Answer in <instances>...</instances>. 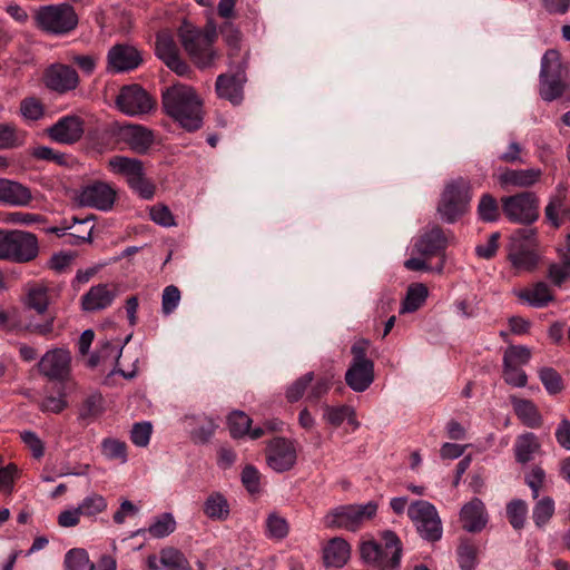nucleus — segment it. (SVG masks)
Returning a JSON list of instances; mask_svg holds the SVG:
<instances>
[{
    "instance_id": "nucleus-38",
    "label": "nucleus",
    "mask_w": 570,
    "mask_h": 570,
    "mask_svg": "<svg viewBox=\"0 0 570 570\" xmlns=\"http://www.w3.org/2000/svg\"><path fill=\"white\" fill-rule=\"evenodd\" d=\"M104 412V400L101 394L94 393L85 399L80 409L78 419L90 423L100 416Z\"/></svg>"
},
{
    "instance_id": "nucleus-54",
    "label": "nucleus",
    "mask_w": 570,
    "mask_h": 570,
    "mask_svg": "<svg viewBox=\"0 0 570 570\" xmlns=\"http://www.w3.org/2000/svg\"><path fill=\"white\" fill-rule=\"evenodd\" d=\"M30 155L33 158L39 159V160L51 161V163H55L58 165H67L68 156L63 153H59V151L55 150L51 147H48V146L35 147L30 151Z\"/></svg>"
},
{
    "instance_id": "nucleus-25",
    "label": "nucleus",
    "mask_w": 570,
    "mask_h": 570,
    "mask_svg": "<svg viewBox=\"0 0 570 570\" xmlns=\"http://www.w3.org/2000/svg\"><path fill=\"white\" fill-rule=\"evenodd\" d=\"M141 62L140 52L129 45H116L108 52L109 67L116 72L136 69Z\"/></svg>"
},
{
    "instance_id": "nucleus-57",
    "label": "nucleus",
    "mask_w": 570,
    "mask_h": 570,
    "mask_svg": "<svg viewBox=\"0 0 570 570\" xmlns=\"http://www.w3.org/2000/svg\"><path fill=\"white\" fill-rule=\"evenodd\" d=\"M180 302V291L175 285L165 287L161 296V311L165 315H170Z\"/></svg>"
},
{
    "instance_id": "nucleus-8",
    "label": "nucleus",
    "mask_w": 570,
    "mask_h": 570,
    "mask_svg": "<svg viewBox=\"0 0 570 570\" xmlns=\"http://www.w3.org/2000/svg\"><path fill=\"white\" fill-rule=\"evenodd\" d=\"M566 69L557 50H547L541 59L540 96L546 101H552L562 96L566 90Z\"/></svg>"
},
{
    "instance_id": "nucleus-17",
    "label": "nucleus",
    "mask_w": 570,
    "mask_h": 570,
    "mask_svg": "<svg viewBox=\"0 0 570 570\" xmlns=\"http://www.w3.org/2000/svg\"><path fill=\"white\" fill-rule=\"evenodd\" d=\"M544 217L553 228H559L566 222H570V190L566 184H558L549 197Z\"/></svg>"
},
{
    "instance_id": "nucleus-11",
    "label": "nucleus",
    "mask_w": 570,
    "mask_h": 570,
    "mask_svg": "<svg viewBox=\"0 0 570 570\" xmlns=\"http://www.w3.org/2000/svg\"><path fill=\"white\" fill-rule=\"evenodd\" d=\"M407 515L424 540L436 542L442 538V522L432 503L424 500L414 501L407 508Z\"/></svg>"
},
{
    "instance_id": "nucleus-31",
    "label": "nucleus",
    "mask_w": 570,
    "mask_h": 570,
    "mask_svg": "<svg viewBox=\"0 0 570 570\" xmlns=\"http://www.w3.org/2000/svg\"><path fill=\"white\" fill-rule=\"evenodd\" d=\"M514 459L520 464L531 462L535 454L541 452V442L532 432H524L517 436L513 444Z\"/></svg>"
},
{
    "instance_id": "nucleus-12",
    "label": "nucleus",
    "mask_w": 570,
    "mask_h": 570,
    "mask_svg": "<svg viewBox=\"0 0 570 570\" xmlns=\"http://www.w3.org/2000/svg\"><path fill=\"white\" fill-rule=\"evenodd\" d=\"M502 210L512 222L530 225L539 218V198L532 191H523L502 198Z\"/></svg>"
},
{
    "instance_id": "nucleus-26",
    "label": "nucleus",
    "mask_w": 570,
    "mask_h": 570,
    "mask_svg": "<svg viewBox=\"0 0 570 570\" xmlns=\"http://www.w3.org/2000/svg\"><path fill=\"white\" fill-rule=\"evenodd\" d=\"M462 527L468 532H480L488 523V513L484 503L473 498L465 503L460 511Z\"/></svg>"
},
{
    "instance_id": "nucleus-3",
    "label": "nucleus",
    "mask_w": 570,
    "mask_h": 570,
    "mask_svg": "<svg viewBox=\"0 0 570 570\" xmlns=\"http://www.w3.org/2000/svg\"><path fill=\"white\" fill-rule=\"evenodd\" d=\"M362 559L377 570H397L402 556V543L390 530L382 532L381 542L366 541L361 546Z\"/></svg>"
},
{
    "instance_id": "nucleus-41",
    "label": "nucleus",
    "mask_w": 570,
    "mask_h": 570,
    "mask_svg": "<svg viewBox=\"0 0 570 570\" xmlns=\"http://www.w3.org/2000/svg\"><path fill=\"white\" fill-rule=\"evenodd\" d=\"M66 570H94L95 566L90 562L85 549H71L65 557Z\"/></svg>"
},
{
    "instance_id": "nucleus-13",
    "label": "nucleus",
    "mask_w": 570,
    "mask_h": 570,
    "mask_svg": "<svg viewBox=\"0 0 570 570\" xmlns=\"http://www.w3.org/2000/svg\"><path fill=\"white\" fill-rule=\"evenodd\" d=\"M39 373L51 382L67 383L71 373V354L65 348L47 351L37 363Z\"/></svg>"
},
{
    "instance_id": "nucleus-62",
    "label": "nucleus",
    "mask_w": 570,
    "mask_h": 570,
    "mask_svg": "<svg viewBox=\"0 0 570 570\" xmlns=\"http://www.w3.org/2000/svg\"><path fill=\"white\" fill-rule=\"evenodd\" d=\"M107 504L101 495L92 494L82 500L78 505L81 514L95 515L106 509Z\"/></svg>"
},
{
    "instance_id": "nucleus-46",
    "label": "nucleus",
    "mask_w": 570,
    "mask_h": 570,
    "mask_svg": "<svg viewBox=\"0 0 570 570\" xmlns=\"http://www.w3.org/2000/svg\"><path fill=\"white\" fill-rule=\"evenodd\" d=\"M531 351L522 345L509 346L503 355V365L522 366L529 363Z\"/></svg>"
},
{
    "instance_id": "nucleus-49",
    "label": "nucleus",
    "mask_w": 570,
    "mask_h": 570,
    "mask_svg": "<svg viewBox=\"0 0 570 570\" xmlns=\"http://www.w3.org/2000/svg\"><path fill=\"white\" fill-rule=\"evenodd\" d=\"M20 114L29 121H37L45 115L43 105L35 97H28L20 102Z\"/></svg>"
},
{
    "instance_id": "nucleus-47",
    "label": "nucleus",
    "mask_w": 570,
    "mask_h": 570,
    "mask_svg": "<svg viewBox=\"0 0 570 570\" xmlns=\"http://www.w3.org/2000/svg\"><path fill=\"white\" fill-rule=\"evenodd\" d=\"M528 512L527 503L523 500H512L507 505V515L509 522L515 530L523 528L525 522V515Z\"/></svg>"
},
{
    "instance_id": "nucleus-48",
    "label": "nucleus",
    "mask_w": 570,
    "mask_h": 570,
    "mask_svg": "<svg viewBox=\"0 0 570 570\" xmlns=\"http://www.w3.org/2000/svg\"><path fill=\"white\" fill-rule=\"evenodd\" d=\"M176 522L170 513H164L149 525L147 531L154 538H164L175 531Z\"/></svg>"
},
{
    "instance_id": "nucleus-18",
    "label": "nucleus",
    "mask_w": 570,
    "mask_h": 570,
    "mask_svg": "<svg viewBox=\"0 0 570 570\" xmlns=\"http://www.w3.org/2000/svg\"><path fill=\"white\" fill-rule=\"evenodd\" d=\"M115 135L119 141L140 155L146 154L155 141L153 130L141 125L127 124L118 126Z\"/></svg>"
},
{
    "instance_id": "nucleus-5",
    "label": "nucleus",
    "mask_w": 570,
    "mask_h": 570,
    "mask_svg": "<svg viewBox=\"0 0 570 570\" xmlns=\"http://www.w3.org/2000/svg\"><path fill=\"white\" fill-rule=\"evenodd\" d=\"M108 168L122 176L128 186L144 199H151L155 195V185L146 177L145 166L140 159L127 156H112L108 159Z\"/></svg>"
},
{
    "instance_id": "nucleus-15",
    "label": "nucleus",
    "mask_w": 570,
    "mask_h": 570,
    "mask_svg": "<svg viewBox=\"0 0 570 570\" xmlns=\"http://www.w3.org/2000/svg\"><path fill=\"white\" fill-rule=\"evenodd\" d=\"M297 461L296 442L283 436L271 440L266 448V463L277 473L289 471Z\"/></svg>"
},
{
    "instance_id": "nucleus-2",
    "label": "nucleus",
    "mask_w": 570,
    "mask_h": 570,
    "mask_svg": "<svg viewBox=\"0 0 570 570\" xmlns=\"http://www.w3.org/2000/svg\"><path fill=\"white\" fill-rule=\"evenodd\" d=\"M179 41L193 61L199 69H206L214 65L217 52L213 45L217 38L216 27L208 23L204 29L195 27L184 20L178 29Z\"/></svg>"
},
{
    "instance_id": "nucleus-22",
    "label": "nucleus",
    "mask_w": 570,
    "mask_h": 570,
    "mask_svg": "<svg viewBox=\"0 0 570 570\" xmlns=\"http://www.w3.org/2000/svg\"><path fill=\"white\" fill-rule=\"evenodd\" d=\"M46 86L59 94L73 90L79 85V76L77 71L67 65H52L46 71Z\"/></svg>"
},
{
    "instance_id": "nucleus-34",
    "label": "nucleus",
    "mask_w": 570,
    "mask_h": 570,
    "mask_svg": "<svg viewBox=\"0 0 570 570\" xmlns=\"http://www.w3.org/2000/svg\"><path fill=\"white\" fill-rule=\"evenodd\" d=\"M204 513L213 520H226L229 515V504L223 494L214 492L204 503Z\"/></svg>"
},
{
    "instance_id": "nucleus-14",
    "label": "nucleus",
    "mask_w": 570,
    "mask_h": 570,
    "mask_svg": "<svg viewBox=\"0 0 570 570\" xmlns=\"http://www.w3.org/2000/svg\"><path fill=\"white\" fill-rule=\"evenodd\" d=\"M116 106L127 116H140L148 114L155 107L151 96L139 85L124 86L117 98Z\"/></svg>"
},
{
    "instance_id": "nucleus-44",
    "label": "nucleus",
    "mask_w": 570,
    "mask_h": 570,
    "mask_svg": "<svg viewBox=\"0 0 570 570\" xmlns=\"http://www.w3.org/2000/svg\"><path fill=\"white\" fill-rule=\"evenodd\" d=\"M539 379L550 395L560 393L564 387L561 375L552 367L540 368Z\"/></svg>"
},
{
    "instance_id": "nucleus-39",
    "label": "nucleus",
    "mask_w": 570,
    "mask_h": 570,
    "mask_svg": "<svg viewBox=\"0 0 570 570\" xmlns=\"http://www.w3.org/2000/svg\"><path fill=\"white\" fill-rule=\"evenodd\" d=\"M354 416L355 412L348 405L324 406L323 417L331 425L340 426L347 419L350 423L357 426V423L354 421Z\"/></svg>"
},
{
    "instance_id": "nucleus-52",
    "label": "nucleus",
    "mask_w": 570,
    "mask_h": 570,
    "mask_svg": "<svg viewBox=\"0 0 570 570\" xmlns=\"http://www.w3.org/2000/svg\"><path fill=\"white\" fill-rule=\"evenodd\" d=\"M217 424L210 417L198 419V426L191 432V439L195 443H206L213 436Z\"/></svg>"
},
{
    "instance_id": "nucleus-9",
    "label": "nucleus",
    "mask_w": 570,
    "mask_h": 570,
    "mask_svg": "<svg viewBox=\"0 0 570 570\" xmlns=\"http://www.w3.org/2000/svg\"><path fill=\"white\" fill-rule=\"evenodd\" d=\"M377 503L347 504L331 510L324 518L326 528L356 531L365 521L376 515Z\"/></svg>"
},
{
    "instance_id": "nucleus-53",
    "label": "nucleus",
    "mask_w": 570,
    "mask_h": 570,
    "mask_svg": "<svg viewBox=\"0 0 570 570\" xmlns=\"http://www.w3.org/2000/svg\"><path fill=\"white\" fill-rule=\"evenodd\" d=\"M314 380V373L308 372L304 374L303 376L298 377L295 382H293L287 391H286V397L289 402H297L304 393L306 392L307 386L312 383Z\"/></svg>"
},
{
    "instance_id": "nucleus-7",
    "label": "nucleus",
    "mask_w": 570,
    "mask_h": 570,
    "mask_svg": "<svg viewBox=\"0 0 570 570\" xmlns=\"http://www.w3.org/2000/svg\"><path fill=\"white\" fill-rule=\"evenodd\" d=\"M508 259L517 273H531L539 263L534 229H518L511 239Z\"/></svg>"
},
{
    "instance_id": "nucleus-32",
    "label": "nucleus",
    "mask_w": 570,
    "mask_h": 570,
    "mask_svg": "<svg viewBox=\"0 0 570 570\" xmlns=\"http://www.w3.org/2000/svg\"><path fill=\"white\" fill-rule=\"evenodd\" d=\"M351 553L350 544L342 538H333L323 551L324 562L327 567H343Z\"/></svg>"
},
{
    "instance_id": "nucleus-29",
    "label": "nucleus",
    "mask_w": 570,
    "mask_h": 570,
    "mask_svg": "<svg viewBox=\"0 0 570 570\" xmlns=\"http://www.w3.org/2000/svg\"><path fill=\"white\" fill-rule=\"evenodd\" d=\"M31 200L32 195L28 187L14 180L0 178V203L24 207Z\"/></svg>"
},
{
    "instance_id": "nucleus-4",
    "label": "nucleus",
    "mask_w": 570,
    "mask_h": 570,
    "mask_svg": "<svg viewBox=\"0 0 570 570\" xmlns=\"http://www.w3.org/2000/svg\"><path fill=\"white\" fill-rule=\"evenodd\" d=\"M38 253V238L35 234L19 229H0V261L28 263Z\"/></svg>"
},
{
    "instance_id": "nucleus-23",
    "label": "nucleus",
    "mask_w": 570,
    "mask_h": 570,
    "mask_svg": "<svg viewBox=\"0 0 570 570\" xmlns=\"http://www.w3.org/2000/svg\"><path fill=\"white\" fill-rule=\"evenodd\" d=\"M60 292L59 286H48L43 283L33 284L27 291L24 305L42 315L48 311L49 305L59 297Z\"/></svg>"
},
{
    "instance_id": "nucleus-37",
    "label": "nucleus",
    "mask_w": 570,
    "mask_h": 570,
    "mask_svg": "<svg viewBox=\"0 0 570 570\" xmlns=\"http://www.w3.org/2000/svg\"><path fill=\"white\" fill-rule=\"evenodd\" d=\"M428 288L424 284H414L407 288L406 296L400 309L401 314L413 313L417 311L428 297Z\"/></svg>"
},
{
    "instance_id": "nucleus-6",
    "label": "nucleus",
    "mask_w": 570,
    "mask_h": 570,
    "mask_svg": "<svg viewBox=\"0 0 570 570\" xmlns=\"http://www.w3.org/2000/svg\"><path fill=\"white\" fill-rule=\"evenodd\" d=\"M35 20L40 30L55 36L68 35L79 23L78 14L69 3L40 7L36 12Z\"/></svg>"
},
{
    "instance_id": "nucleus-20",
    "label": "nucleus",
    "mask_w": 570,
    "mask_h": 570,
    "mask_svg": "<svg viewBox=\"0 0 570 570\" xmlns=\"http://www.w3.org/2000/svg\"><path fill=\"white\" fill-rule=\"evenodd\" d=\"M245 67L234 73H222L217 77L215 88L219 98L239 105L244 99V85L246 82Z\"/></svg>"
},
{
    "instance_id": "nucleus-33",
    "label": "nucleus",
    "mask_w": 570,
    "mask_h": 570,
    "mask_svg": "<svg viewBox=\"0 0 570 570\" xmlns=\"http://www.w3.org/2000/svg\"><path fill=\"white\" fill-rule=\"evenodd\" d=\"M518 297L538 308L544 307L553 301L551 289L544 282H538L532 287L520 291Z\"/></svg>"
},
{
    "instance_id": "nucleus-59",
    "label": "nucleus",
    "mask_w": 570,
    "mask_h": 570,
    "mask_svg": "<svg viewBox=\"0 0 570 570\" xmlns=\"http://www.w3.org/2000/svg\"><path fill=\"white\" fill-rule=\"evenodd\" d=\"M503 380L514 387H524L528 383L525 372L520 366L513 365H503Z\"/></svg>"
},
{
    "instance_id": "nucleus-36",
    "label": "nucleus",
    "mask_w": 570,
    "mask_h": 570,
    "mask_svg": "<svg viewBox=\"0 0 570 570\" xmlns=\"http://www.w3.org/2000/svg\"><path fill=\"white\" fill-rule=\"evenodd\" d=\"M159 561L167 570H191L190 563L185 554L173 547L160 550Z\"/></svg>"
},
{
    "instance_id": "nucleus-16",
    "label": "nucleus",
    "mask_w": 570,
    "mask_h": 570,
    "mask_svg": "<svg viewBox=\"0 0 570 570\" xmlns=\"http://www.w3.org/2000/svg\"><path fill=\"white\" fill-rule=\"evenodd\" d=\"M46 134L55 142L73 145L83 137L85 121L79 116L67 115L48 127Z\"/></svg>"
},
{
    "instance_id": "nucleus-55",
    "label": "nucleus",
    "mask_w": 570,
    "mask_h": 570,
    "mask_svg": "<svg viewBox=\"0 0 570 570\" xmlns=\"http://www.w3.org/2000/svg\"><path fill=\"white\" fill-rule=\"evenodd\" d=\"M124 345L119 342L105 341L100 344L99 353L104 360V364L115 365L118 363Z\"/></svg>"
},
{
    "instance_id": "nucleus-43",
    "label": "nucleus",
    "mask_w": 570,
    "mask_h": 570,
    "mask_svg": "<svg viewBox=\"0 0 570 570\" xmlns=\"http://www.w3.org/2000/svg\"><path fill=\"white\" fill-rule=\"evenodd\" d=\"M101 453L109 460H119L121 463L127 462V445L118 439H104L101 442Z\"/></svg>"
},
{
    "instance_id": "nucleus-50",
    "label": "nucleus",
    "mask_w": 570,
    "mask_h": 570,
    "mask_svg": "<svg viewBox=\"0 0 570 570\" xmlns=\"http://www.w3.org/2000/svg\"><path fill=\"white\" fill-rule=\"evenodd\" d=\"M458 562L462 570H474L476 548L469 541H462L458 548Z\"/></svg>"
},
{
    "instance_id": "nucleus-56",
    "label": "nucleus",
    "mask_w": 570,
    "mask_h": 570,
    "mask_svg": "<svg viewBox=\"0 0 570 570\" xmlns=\"http://www.w3.org/2000/svg\"><path fill=\"white\" fill-rule=\"evenodd\" d=\"M65 386L58 391V396H46L40 403V410L42 412L60 413L67 407Z\"/></svg>"
},
{
    "instance_id": "nucleus-45",
    "label": "nucleus",
    "mask_w": 570,
    "mask_h": 570,
    "mask_svg": "<svg viewBox=\"0 0 570 570\" xmlns=\"http://www.w3.org/2000/svg\"><path fill=\"white\" fill-rule=\"evenodd\" d=\"M554 513V502L550 497H544L533 508L532 519L537 527L546 525Z\"/></svg>"
},
{
    "instance_id": "nucleus-1",
    "label": "nucleus",
    "mask_w": 570,
    "mask_h": 570,
    "mask_svg": "<svg viewBox=\"0 0 570 570\" xmlns=\"http://www.w3.org/2000/svg\"><path fill=\"white\" fill-rule=\"evenodd\" d=\"M163 107L168 116L183 128L194 131L203 124L202 101L196 91L187 85H174L163 94Z\"/></svg>"
},
{
    "instance_id": "nucleus-60",
    "label": "nucleus",
    "mask_w": 570,
    "mask_h": 570,
    "mask_svg": "<svg viewBox=\"0 0 570 570\" xmlns=\"http://www.w3.org/2000/svg\"><path fill=\"white\" fill-rule=\"evenodd\" d=\"M524 481L532 491V498L537 499L539 497L541 488L544 484L546 472L541 466L534 465L527 473Z\"/></svg>"
},
{
    "instance_id": "nucleus-19",
    "label": "nucleus",
    "mask_w": 570,
    "mask_h": 570,
    "mask_svg": "<svg viewBox=\"0 0 570 570\" xmlns=\"http://www.w3.org/2000/svg\"><path fill=\"white\" fill-rule=\"evenodd\" d=\"M116 199L115 189L102 181L85 186L79 195V204L86 207H92L99 210H108L112 207Z\"/></svg>"
},
{
    "instance_id": "nucleus-35",
    "label": "nucleus",
    "mask_w": 570,
    "mask_h": 570,
    "mask_svg": "<svg viewBox=\"0 0 570 570\" xmlns=\"http://www.w3.org/2000/svg\"><path fill=\"white\" fill-rule=\"evenodd\" d=\"M26 132L17 128L12 122H0V149H13L22 146Z\"/></svg>"
},
{
    "instance_id": "nucleus-51",
    "label": "nucleus",
    "mask_w": 570,
    "mask_h": 570,
    "mask_svg": "<svg viewBox=\"0 0 570 570\" xmlns=\"http://www.w3.org/2000/svg\"><path fill=\"white\" fill-rule=\"evenodd\" d=\"M478 213L483 222H495L499 218V206L494 197L485 194L481 197Z\"/></svg>"
},
{
    "instance_id": "nucleus-64",
    "label": "nucleus",
    "mask_w": 570,
    "mask_h": 570,
    "mask_svg": "<svg viewBox=\"0 0 570 570\" xmlns=\"http://www.w3.org/2000/svg\"><path fill=\"white\" fill-rule=\"evenodd\" d=\"M242 482L250 493H257L261 485V474L253 465H246L242 472Z\"/></svg>"
},
{
    "instance_id": "nucleus-61",
    "label": "nucleus",
    "mask_w": 570,
    "mask_h": 570,
    "mask_svg": "<svg viewBox=\"0 0 570 570\" xmlns=\"http://www.w3.org/2000/svg\"><path fill=\"white\" fill-rule=\"evenodd\" d=\"M548 276L554 285L561 286L570 277V258H564L559 264H551Z\"/></svg>"
},
{
    "instance_id": "nucleus-58",
    "label": "nucleus",
    "mask_w": 570,
    "mask_h": 570,
    "mask_svg": "<svg viewBox=\"0 0 570 570\" xmlns=\"http://www.w3.org/2000/svg\"><path fill=\"white\" fill-rule=\"evenodd\" d=\"M151 432L153 426L149 422L135 423L130 431V440L137 446H147L150 441Z\"/></svg>"
},
{
    "instance_id": "nucleus-24",
    "label": "nucleus",
    "mask_w": 570,
    "mask_h": 570,
    "mask_svg": "<svg viewBox=\"0 0 570 570\" xmlns=\"http://www.w3.org/2000/svg\"><path fill=\"white\" fill-rule=\"evenodd\" d=\"M448 238L441 227L433 225L428 228L414 244V250L426 258L443 254Z\"/></svg>"
},
{
    "instance_id": "nucleus-30",
    "label": "nucleus",
    "mask_w": 570,
    "mask_h": 570,
    "mask_svg": "<svg viewBox=\"0 0 570 570\" xmlns=\"http://www.w3.org/2000/svg\"><path fill=\"white\" fill-rule=\"evenodd\" d=\"M374 381V363H351L345 373L346 384L355 392H364Z\"/></svg>"
},
{
    "instance_id": "nucleus-27",
    "label": "nucleus",
    "mask_w": 570,
    "mask_h": 570,
    "mask_svg": "<svg viewBox=\"0 0 570 570\" xmlns=\"http://www.w3.org/2000/svg\"><path fill=\"white\" fill-rule=\"evenodd\" d=\"M542 176V170L539 168L528 169H505L502 171L498 181L502 188H529L537 184Z\"/></svg>"
},
{
    "instance_id": "nucleus-63",
    "label": "nucleus",
    "mask_w": 570,
    "mask_h": 570,
    "mask_svg": "<svg viewBox=\"0 0 570 570\" xmlns=\"http://www.w3.org/2000/svg\"><path fill=\"white\" fill-rule=\"evenodd\" d=\"M268 535L275 539H283L288 533L287 521L276 514H271L266 522Z\"/></svg>"
},
{
    "instance_id": "nucleus-42",
    "label": "nucleus",
    "mask_w": 570,
    "mask_h": 570,
    "mask_svg": "<svg viewBox=\"0 0 570 570\" xmlns=\"http://www.w3.org/2000/svg\"><path fill=\"white\" fill-rule=\"evenodd\" d=\"M252 419L242 411H234L228 416L229 433L234 439L245 436L249 432Z\"/></svg>"
},
{
    "instance_id": "nucleus-21",
    "label": "nucleus",
    "mask_w": 570,
    "mask_h": 570,
    "mask_svg": "<svg viewBox=\"0 0 570 570\" xmlns=\"http://www.w3.org/2000/svg\"><path fill=\"white\" fill-rule=\"evenodd\" d=\"M116 297V285L101 283L91 286L89 291L82 295L80 306L83 312L95 313L111 306Z\"/></svg>"
},
{
    "instance_id": "nucleus-28",
    "label": "nucleus",
    "mask_w": 570,
    "mask_h": 570,
    "mask_svg": "<svg viewBox=\"0 0 570 570\" xmlns=\"http://www.w3.org/2000/svg\"><path fill=\"white\" fill-rule=\"evenodd\" d=\"M510 403L518 420L524 426L540 429L543 425V416L533 401L511 395Z\"/></svg>"
},
{
    "instance_id": "nucleus-40",
    "label": "nucleus",
    "mask_w": 570,
    "mask_h": 570,
    "mask_svg": "<svg viewBox=\"0 0 570 570\" xmlns=\"http://www.w3.org/2000/svg\"><path fill=\"white\" fill-rule=\"evenodd\" d=\"M155 50L157 57L163 60L164 63L179 55L178 47L168 32H159L157 35Z\"/></svg>"
},
{
    "instance_id": "nucleus-10",
    "label": "nucleus",
    "mask_w": 570,
    "mask_h": 570,
    "mask_svg": "<svg viewBox=\"0 0 570 570\" xmlns=\"http://www.w3.org/2000/svg\"><path fill=\"white\" fill-rule=\"evenodd\" d=\"M469 202V184L459 178L446 184L436 210L443 222L452 224L466 212Z\"/></svg>"
}]
</instances>
